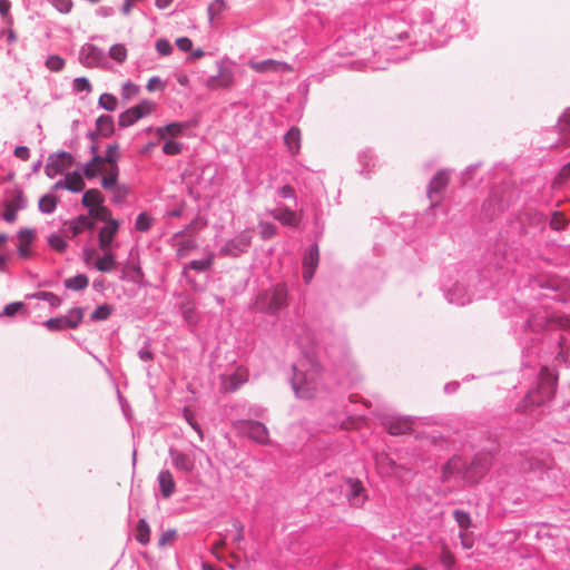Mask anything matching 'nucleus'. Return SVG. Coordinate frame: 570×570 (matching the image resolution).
<instances>
[{"mask_svg":"<svg viewBox=\"0 0 570 570\" xmlns=\"http://www.w3.org/2000/svg\"><path fill=\"white\" fill-rule=\"evenodd\" d=\"M250 240H252L250 232L245 230V232L240 233L234 240L227 243L222 248V253L232 255V256H237L239 253L245 252L249 247Z\"/></svg>","mask_w":570,"mask_h":570,"instance_id":"4468645a","label":"nucleus"},{"mask_svg":"<svg viewBox=\"0 0 570 570\" xmlns=\"http://www.w3.org/2000/svg\"><path fill=\"white\" fill-rule=\"evenodd\" d=\"M158 483L160 488V492L164 498H169L173 495L176 489V483L173 478V474L168 470H164L158 475Z\"/></svg>","mask_w":570,"mask_h":570,"instance_id":"393cba45","label":"nucleus"},{"mask_svg":"<svg viewBox=\"0 0 570 570\" xmlns=\"http://www.w3.org/2000/svg\"><path fill=\"white\" fill-rule=\"evenodd\" d=\"M459 538H460L461 546L463 549L470 550L474 546V537H473L472 532L460 531Z\"/></svg>","mask_w":570,"mask_h":570,"instance_id":"5fc2aeb1","label":"nucleus"},{"mask_svg":"<svg viewBox=\"0 0 570 570\" xmlns=\"http://www.w3.org/2000/svg\"><path fill=\"white\" fill-rule=\"evenodd\" d=\"M37 297L48 302L52 307H57L61 303L60 298L51 292H40Z\"/></svg>","mask_w":570,"mask_h":570,"instance_id":"bf43d9fd","label":"nucleus"},{"mask_svg":"<svg viewBox=\"0 0 570 570\" xmlns=\"http://www.w3.org/2000/svg\"><path fill=\"white\" fill-rule=\"evenodd\" d=\"M138 91H139V88L131 82H126L122 86V97L126 100H129L132 97H135L138 94Z\"/></svg>","mask_w":570,"mask_h":570,"instance_id":"0e129e2a","label":"nucleus"},{"mask_svg":"<svg viewBox=\"0 0 570 570\" xmlns=\"http://www.w3.org/2000/svg\"><path fill=\"white\" fill-rule=\"evenodd\" d=\"M248 380V372L244 367H237L232 375L222 376V390L226 393L236 391Z\"/></svg>","mask_w":570,"mask_h":570,"instance_id":"f8f14e48","label":"nucleus"},{"mask_svg":"<svg viewBox=\"0 0 570 570\" xmlns=\"http://www.w3.org/2000/svg\"><path fill=\"white\" fill-rule=\"evenodd\" d=\"M375 463L379 471L386 475L400 476L405 468L397 464L392 458L387 454H377L375 456Z\"/></svg>","mask_w":570,"mask_h":570,"instance_id":"2eb2a0df","label":"nucleus"},{"mask_svg":"<svg viewBox=\"0 0 570 570\" xmlns=\"http://www.w3.org/2000/svg\"><path fill=\"white\" fill-rule=\"evenodd\" d=\"M558 387V374L548 367H542L539 382L534 390L530 391L518 411L528 412L530 406H541L548 403L556 394Z\"/></svg>","mask_w":570,"mask_h":570,"instance_id":"f03ea898","label":"nucleus"},{"mask_svg":"<svg viewBox=\"0 0 570 570\" xmlns=\"http://www.w3.org/2000/svg\"><path fill=\"white\" fill-rule=\"evenodd\" d=\"M492 465V455L481 452L474 455L469 465L465 464L464 480L469 483H478L489 472Z\"/></svg>","mask_w":570,"mask_h":570,"instance_id":"20e7f679","label":"nucleus"},{"mask_svg":"<svg viewBox=\"0 0 570 570\" xmlns=\"http://www.w3.org/2000/svg\"><path fill=\"white\" fill-rule=\"evenodd\" d=\"M237 429L248 436L250 440L266 445L269 444V433L267 428L258 421H240L237 423Z\"/></svg>","mask_w":570,"mask_h":570,"instance_id":"0eeeda50","label":"nucleus"},{"mask_svg":"<svg viewBox=\"0 0 570 570\" xmlns=\"http://www.w3.org/2000/svg\"><path fill=\"white\" fill-rule=\"evenodd\" d=\"M153 222L154 219L150 215H148L147 213H141L138 215L136 219L135 228L138 232H147L151 227Z\"/></svg>","mask_w":570,"mask_h":570,"instance_id":"79ce46f5","label":"nucleus"},{"mask_svg":"<svg viewBox=\"0 0 570 570\" xmlns=\"http://www.w3.org/2000/svg\"><path fill=\"white\" fill-rule=\"evenodd\" d=\"M449 180V174L445 170H440L433 176L428 189V196L432 203H440L441 194L448 187Z\"/></svg>","mask_w":570,"mask_h":570,"instance_id":"9d476101","label":"nucleus"},{"mask_svg":"<svg viewBox=\"0 0 570 570\" xmlns=\"http://www.w3.org/2000/svg\"><path fill=\"white\" fill-rule=\"evenodd\" d=\"M453 518L461 531H468L472 527V519L468 512L455 510L453 511Z\"/></svg>","mask_w":570,"mask_h":570,"instance_id":"ea45409f","label":"nucleus"},{"mask_svg":"<svg viewBox=\"0 0 570 570\" xmlns=\"http://www.w3.org/2000/svg\"><path fill=\"white\" fill-rule=\"evenodd\" d=\"M46 67L53 72H58L65 68L66 61L58 55H51L45 62Z\"/></svg>","mask_w":570,"mask_h":570,"instance_id":"a19ab883","label":"nucleus"},{"mask_svg":"<svg viewBox=\"0 0 570 570\" xmlns=\"http://www.w3.org/2000/svg\"><path fill=\"white\" fill-rule=\"evenodd\" d=\"M120 158L119 147L117 144L109 145L106 149V154L102 157V164L108 167L105 169V175L101 178V186L110 185L115 181V177L119 175V168L117 165Z\"/></svg>","mask_w":570,"mask_h":570,"instance_id":"423d86ee","label":"nucleus"},{"mask_svg":"<svg viewBox=\"0 0 570 570\" xmlns=\"http://www.w3.org/2000/svg\"><path fill=\"white\" fill-rule=\"evenodd\" d=\"M73 88L76 91H91L92 87L89 80L85 77H79L73 80Z\"/></svg>","mask_w":570,"mask_h":570,"instance_id":"052dcab7","label":"nucleus"},{"mask_svg":"<svg viewBox=\"0 0 570 570\" xmlns=\"http://www.w3.org/2000/svg\"><path fill=\"white\" fill-rule=\"evenodd\" d=\"M97 130L105 137L110 136L114 132V120L108 115H102L97 119Z\"/></svg>","mask_w":570,"mask_h":570,"instance_id":"e433bc0d","label":"nucleus"},{"mask_svg":"<svg viewBox=\"0 0 570 570\" xmlns=\"http://www.w3.org/2000/svg\"><path fill=\"white\" fill-rule=\"evenodd\" d=\"M24 311H26V305L22 302H13V303L8 304L3 308L2 315L7 316V317H12L16 314H18L20 312H24Z\"/></svg>","mask_w":570,"mask_h":570,"instance_id":"09e8293b","label":"nucleus"},{"mask_svg":"<svg viewBox=\"0 0 570 570\" xmlns=\"http://www.w3.org/2000/svg\"><path fill=\"white\" fill-rule=\"evenodd\" d=\"M58 203H59L58 196H56L53 194H47L40 198L39 209L41 213L50 214L56 209Z\"/></svg>","mask_w":570,"mask_h":570,"instance_id":"f704fd0d","label":"nucleus"},{"mask_svg":"<svg viewBox=\"0 0 570 570\" xmlns=\"http://www.w3.org/2000/svg\"><path fill=\"white\" fill-rule=\"evenodd\" d=\"M212 263H213L212 257H207L204 259L190 262L189 267L195 271L200 272V271L207 269L212 265Z\"/></svg>","mask_w":570,"mask_h":570,"instance_id":"69168bd1","label":"nucleus"},{"mask_svg":"<svg viewBox=\"0 0 570 570\" xmlns=\"http://www.w3.org/2000/svg\"><path fill=\"white\" fill-rule=\"evenodd\" d=\"M233 72L228 68H220L217 76L207 79L209 89L227 88L233 83Z\"/></svg>","mask_w":570,"mask_h":570,"instance_id":"a211bd4d","label":"nucleus"},{"mask_svg":"<svg viewBox=\"0 0 570 570\" xmlns=\"http://www.w3.org/2000/svg\"><path fill=\"white\" fill-rule=\"evenodd\" d=\"M284 140L292 155L298 154L301 149V130L297 127H292L285 135Z\"/></svg>","mask_w":570,"mask_h":570,"instance_id":"cd10ccee","label":"nucleus"},{"mask_svg":"<svg viewBox=\"0 0 570 570\" xmlns=\"http://www.w3.org/2000/svg\"><path fill=\"white\" fill-rule=\"evenodd\" d=\"M189 126L187 122H171L169 125H166V126H163V127H159L157 129V136L160 138V139H168V138H174V137H178L183 134V131L185 129H187Z\"/></svg>","mask_w":570,"mask_h":570,"instance_id":"b1692460","label":"nucleus"},{"mask_svg":"<svg viewBox=\"0 0 570 570\" xmlns=\"http://www.w3.org/2000/svg\"><path fill=\"white\" fill-rule=\"evenodd\" d=\"M347 485L350 488V500L354 505H361L365 501L364 487L357 479H348Z\"/></svg>","mask_w":570,"mask_h":570,"instance_id":"a878e982","label":"nucleus"},{"mask_svg":"<svg viewBox=\"0 0 570 570\" xmlns=\"http://www.w3.org/2000/svg\"><path fill=\"white\" fill-rule=\"evenodd\" d=\"M50 2L61 13H69L73 6L71 0H50Z\"/></svg>","mask_w":570,"mask_h":570,"instance_id":"4d7b16f0","label":"nucleus"},{"mask_svg":"<svg viewBox=\"0 0 570 570\" xmlns=\"http://www.w3.org/2000/svg\"><path fill=\"white\" fill-rule=\"evenodd\" d=\"M102 188L111 191L114 203L124 202L129 194V188L126 185L118 184V177H115V181L112 184L102 186Z\"/></svg>","mask_w":570,"mask_h":570,"instance_id":"c756f323","label":"nucleus"},{"mask_svg":"<svg viewBox=\"0 0 570 570\" xmlns=\"http://www.w3.org/2000/svg\"><path fill=\"white\" fill-rule=\"evenodd\" d=\"M88 284H89V278L83 274L76 275V276L67 278L65 281V286L68 289H72V291L85 289L88 286Z\"/></svg>","mask_w":570,"mask_h":570,"instance_id":"c9c22d12","label":"nucleus"},{"mask_svg":"<svg viewBox=\"0 0 570 570\" xmlns=\"http://www.w3.org/2000/svg\"><path fill=\"white\" fill-rule=\"evenodd\" d=\"M320 250L316 244L312 245L303 259V279L309 283L318 266Z\"/></svg>","mask_w":570,"mask_h":570,"instance_id":"9b49d317","label":"nucleus"},{"mask_svg":"<svg viewBox=\"0 0 570 570\" xmlns=\"http://www.w3.org/2000/svg\"><path fill=\"white\" fill-rule=\"evenodd\" d=\"M156 49L161 56H168L173 51V47L168 40L159 39L156 42Z\"/></svg>","mask_w":570,"mask_h":570,"instance_id":"338daca9","label":"nucleus"},{"mask_svg":"<svg viewBox=\"0 0 570 570\" xmlns=\"http://www.w3.org/2000/svg\"><path fill=\"white\" fill-rule=\"evenodd\" d=\"M176 46L184 52L191 51L193 41L187 37H181L176 40Z\"/></svg>","mask_w":570,"mask_h":570,"instance_id":"774afa93","label":"nucleus"},{"mask_svg":"<svg viewBox=\"0 0 570 570\" xmlns=\"http://www.w3.org/2000/svg\"><path fill=\"white\" fill-rule=\"evenodd\" d=\"M465 472V462L460 456H453L443 466L442 480L448 481L453 474Z\"/></svg>","mask_w":570,"mask_h":570,"instance_id":"5701e85b","label":"nucleus"},{"mask_svg":"<svg viewBox=\"0 0 570 570\" xmlns=\"http://www.w3.org/2000/svg\"><path fill=\"white\" fill-rule=\"evenodd\" d=\"M36 235L33 229H22L18 234L19 238V254L27 257L30 253L29 245L33 242Z\"/></svg>","mask_w":570,"mask_h":570,"instance_id":"c85d7f7f","label":"nucleus"},{"mask_svg":"<svg viewBox=\"0 0 570 570\" xmlns=\"http://www.w3.org/2000/svg\"><path fill=\"white\" fill-rule=\"evenodd\" d=\"M82 204L89 209L96 206H100L104 204V196L96 188L88 189L82 196Z\"/></svg>","mask_w":570,"mask_h":570,"instance_id":"2f4dec72","label":"nucleus"},{"mask_svg":"<svg viewBox=\"0 0 570 570\" xmlns=\"http://www.w3.org/2000/svg\"><path fill=\"white\" fill-rule=\"evenodd\" d=\"M259 233L263 238L268 239L276 235V226L271 223H262Z\"/></svg>","mask_w":570,"mask_h":570,"instance_id":"680f3d73","label":"nucleus"},{"mask_svg":"<svg viewBox=\"0 0 570 570\" xmlns=\"http://www.w3.org/2000/svg\"><path fill=\"white\" fill-rule=\"evenodd\" d=\"M440 559L441 563L449 570H451L455 564V557L445 544L442 546Z\"/></svg>","mask_w":570,"mask_h":570,"instance_id":"a18cd8bd","label":"nucleus"},{"mask_svg":"<svg viewBox=\"0 0 570 570\" xmlns=\"http://www.w3.org/2000/svg\"><path fill=\"white\" fill-rule=\"evenodd\" d=\"M116 266L114 255L109 252H105V255L97 259L96 267L100 272H111Z\"/></svg>","mask_w":570,"mask_h":570,"instance_id":"58836bf2","label":"nucleus"},{"mask_svg":"<svg viewBox=\"0 0 570 570\" xmlns=\"http://www.w3.org/2000/svg\"><path fill=\"white\" fill-rule=\"evenodd\" d=\"M70 226V230L72 233V236H76L80 233H82L85 229H92L94 223L91 219L85 215L78 216L76 219L68 223Z\"/></svg>","mask_w":570,"mask_h":570,"instance_id":"7c9ffc66","label":"nucleus"},{"mask_svg":"<svg viewBox=\"0 0 570 570\" xmlns=\"http://www.w3.org/2000/svg\"><path fill=\"white\" fill-rule=\"evenodd\" d=\"M89 218H94L108 224L110 220H115L111 216V212L104 204L89 209Z\"/></svg>","mask_w":570,"mask_h":570,"instance_id":"72a5a7b5","label":"nucleus"},{"mask_svg":"<svg viewBox=\"0 0 570 570\" xmlns=\"http://www.w3.org/2000/svg\"><path fill=\"white\" fill-rule=\"evenodd\" d=\"M101 59V52L92 45H85L80 51V60L86 67H95Z\"/></svg>","mask_w":570,"mask_h":570,"instance_id":"4be33fe9","label":"nucleus"},{"mask_svg":"<svg viewBox=\"0 0 570 570\" xmlns=\"http://www.w3.org/2000/svg\"><path fill=\"white\" fill-rule=\"evenodd\" d=\"M112 313V307L110 305L104 304L98 306L94 313L91 314V318L95 321H105Z\"/></svg>","mask_w":570,"mask_h":570,"instance_id":"de8ad7c7","label":"nucleus"},{"mask_svg":"<svg viewBox=\"0 0 570 570\" xmlns=\"http://www.w3.org/2000/svg\"><path fill=\"white\" fill-rule=\"evenodd\" d=\"M570 178V161L564 165L554 178L553 186L561 187Z\"/></svg>","mask_w":570,"mask_h":570,"instance_id":"8fccbe9b","label":"nucleus"},{"mask_svg":"<svg viewBox=\"0 0 570 570\" xmlns=\"http://www.w3.org/2000/svg\"><path fill=\"white\" fill-rule=\"evenodd\" d=\"M292 385L299 399H312L322 387V367L312 360H302L294 367Z\"/></svg>","mask_w":570,"mask_h":570,"instance_id":"f257e3e1","label":"nucleus"},{"mask_svg":"<svg viewBox=\"0 0 570 570\" xmlns=\"http://www.w3.org/2000/svg\"><path fill=\"white\" fill-rule=\"evenodd\" d=\"M67 189L73 193L81 191L85 188V181L82 176L77 173H70L66 175Z\"/></svg>","mask_w":570,"mask_h":570,"instance_id":"473e14b6","label":"nucleus"},{"mask_svg":"<svg viewBox=\"0 0 570 570\" xmlns=\"http://www.w3.org/2000/svg\"><path fill=\"white\" fill-rule=\"evenodd\" d=\"M567 225V218L562 213H554L551 220L550 226L554 230H561Z\"/></svg>","mask_w":570,"mask_h":570,"instance_id":"603ef678","label":"nucleus"},{"mask_svg":"<svg viewBox=\"0 0 570 570\" xmlns=\"http://www.w3.org/2000/svg\"><path fill=\"white\" fill-rule=\"evenodd\" d=\"M175 539H176V531L167 530L160 535V538L158 540V544H159V547H167V546L173 544Z\"/></svg>","mask_w":570,"mask_h":570,"instance_id":"e2e57ef3","label":"nucleus"},{"mask_svg":"<svg viewBox=\"0 0 570 570\" xmlns=\"http://www.w3.org/2000/svg\"><path fill=\"white\" fill-rule=\"evenodd\" d=\"M184 320L187 324L194 326L198 323V316L194 306L185 304L181 307Z\"/></svg>","mask_w":570,"mask_h":570,"instance_id":"c03bdc74","label":"nucleus"},{"mask_svg":"<svg viewBox=\"0 0 570 570\" xmlns=\"http://www.w3.org/2000/svg\"><path fill=\"white\" fill-rule=\"evenodd\" d=\"M23 207V191L21 189H17L14 191V196L11 200L6 204L3 218L12 223L17 218V213Z\"/></svg>","mask_w":570,"mask_h":570,"instance_id":"f3484780","label":"nucleus"},{"mask_svg":"<svg viewBox=\"0 0 570 570\" xmlns=\"http://www.w3.org/2000/svg\"><path fill=\"white\" fill-rule=\"evenodd\" d=\"M287 305V289L283 285H277L273 289L264 293L257 299V307L269 314H276Z\"/></svg>","mask_w":570,"mask_h":570,"instance_id":"7ed1b4c3","label":"nucleus"},{"mask_svg":"<svg viewBox=\"0 0 570 570\" xmlns=\"http://www.w3.org/2000/svg\"><path fill=\"white\" fill-rule=\"evenodd\" d=\"M119 228V224L117 220H110L106 224L99 232V247L104 252H107L110 248L112 239L117 234Z\"/></svg>","mask_w":570,"mask_h":570,"instance_id":"dca6fc26","label":"nucleus"},{"mask_svg":"<svg viewBox=\"0 0 570 570\" xmlns=\"http://www.w3.org/2000/svg\"><path fill=\"white\" fill-rule=\"evenodd\" d=\"M109 55L114 60L122 62L127 58V49L124 45L117 43L110 48Z\"/></svg>","mask_w":570,"mask_h":570,"instance_id":"49530a36","label":"nucleus"},{"mask_svg":"<svg viewBox=\"0 0 570 570\" xmlns=\"http://www.w3.org/2000/svg\"><path fill=\"white\" fill-rule=\"evenodd\" d=\"M163 151L170 156L178 155L181 151V144L171 139H166V142L163 146Z\"/></svg>","mask_w":570,"mask_h":570,"instance_id":"3c124183","label":"nucleus"},{"mask_svg":"<svg viewBox=\"0 0 570 570\" xmlns=\"http://www.w3.org/2000/svg\"><path fill=\"white\" fill-rule=\"evenodd\" d=\"M154 109V102L144 100L139 105L127 109L119 116V126L129 127L134 125L138 119L151 114Z\"/></svg>","mask_w":570,"mask_h":570,"instance_id":"6e6552de","label":"nucleus"},{"mask_svg":"<svg viewBox=\"0 0 570 570\" xmlns=\"http://www.w3.org/2000/svg\"><path fill=\"white\" fill-rule=\"evenodd\" d=\"M48 240L50 246L59 253L63 252L67 248V243L59 235H51Z\"/></svg>","mask_w":570,"mask_h":570,"instance_id":"13d9d810","label":"nucleus"},{"mask_svg":"<svg viewBox=\"0 0 570 570\" xmlns=\"http://www.w3.org/2000/svg\"><path fill=\"white\" fill-rule=\"evenodd\" d=\"M249 67L257 72H288L293 70V68L286 62L273 59L262 61L250 60Z\"/></svg>","mask_w":570,"mask_h":570,"instance_id":"ddd939ff","label":"nucleus"},{"mask_svg":"<svg viewBox=\"0 0 570 570\" xmlns=\"http://www.w3.org/2000/svg\"><path fill=\"white\" fill-rule=\"evenodd\" d=\"M67 322H69V320L66 317H57L48 320L46 324L49 330L56 331L69 327Z\"/></svg>","mask_w":570,"mask_h":570,"instance_id":"6e6d98bb","label":"nucleus"},{"mask_svg":"<svg viewBox=\"0 0 570 570\" xmlns=\"http://www.w3.org/2000/svg\"><path fill=\"white\" fill-rule=\"evenodd\" d=\"M271 214L275 219L285 226L296 227L301 222V217L295 212L286 207L275 208L271 212Z\"/></svg>","mask_w":570,"mask_h":570,"instance_id":"6ab92c4d","label":"nucleus"},{"mask_svg":"<svg viewBox=\"0 0 570 570\" xmlns=\"http://www.w3.org/2000/svg\"><path fill=\"white\" fill-rule=\"evenodd\" d=\"M82 317L83 313L81 308H75L70 311L69 315L66 316V318L69 320V322H67L68 326L75 328L81 322Z\"/></svg>","mask_w":570,"mask_h":570,"instance_id":"864d4df0","label":"nucleus"},{"mask_svg":"<svg viewBox=\"0 0 570 570\" xmlns=\"http://www.w3.org/2000/svg\"><path fill=\"white\" fill-rule=\"evenodd\" d=\"M73 165V157L68 151H58L49 155L45 167V174L49 178H53L57 175L69 169Z\"/></svg>","mask_w":570,"mask_h":570,"instance_id":"39448f33","label":"nucleus"},{"mask_svg":"<svg viewBox=\"0 0 570 570\" xmlns=\"http://www.w3.org/2000/svg\"><path fill=\"white\" fill-rule=\"evenodd\" d=\"M173 464L176 469L190 473L195 469V459L176 450L170 451Z\"/></svg>","mask_w":570,"mask_h":570,"instance_id":"aec40b11","label":"nucleus"},{"mask_svg":"<svg viewBox=\"0 0 570 570\" xmlns=\"http://www.w3.org/2000/svg\"><path fill=\"white\" fill-rule=\"evenodd\" d=\"M135 538L141 544H147L150 540V528L144 519H140L136 525Z\"/></svg>","mask_w":570,"mask_h":570,"instance_id":"4c0bfd02","label":"nucleus"},{"mask_svg":"<svg viewBox=\"0 0 570 570\" xmlns=\"http://www.w3.org/2000/svg\"><path fill=\"white\" fill-rule=\"evenodd\" d=\"M385 430L391 435L414 434V421L404 416H390L383 422Z\"/></svg>","mask_w":570,"mask_h":570,"instance_id":"1a4fd4ad","label":"nucleus"},{"mask_svg":"<svg viewBox=\"0 0 570 570\" xmlns=\"http://www.w3.org/2000/svg\"><path fill=\"white\" fill-rule=\"evenodd\" d=\"M228 3L226 0H214L207 7V16L210 24H215L219 21L224 13L228 10Z\"/></svg>","mask_w":570,"mask_h":570,"instance_id":"412c9836","label":"nucleus"},{"mask_svg":"<svg viewBox=\"0 0 570 570\" xmlns=\"http://www.w3.org/2000/svg\"><path fill=\"white\" fill-rule=\"evenodd\" d=\"M99 105L104 109H106L108 111H114L117 108L118 101H117V98L114 95H111V94H102L99 97Z\"/></svg>","mask_w":570,"mask_h":570,"instance_id":"37998d69","label":"nucleus"},{"mask_svg":"<svg viewBox=\"0 0 570 570\" xmlns=\"http://www.w3.org/2000/svg\"><path fill=\"white\" fill-rule=\"evenodd\" d=\"M105 169H108L105 164H102V156L95 155L92 159L85 166L83 174L87 178H95L99 173L105 175Z\"/></svg>","mask_w":570,"mask_h":570,"instance_id":"bb28decb","label":"nucleus"}]
</instances>
